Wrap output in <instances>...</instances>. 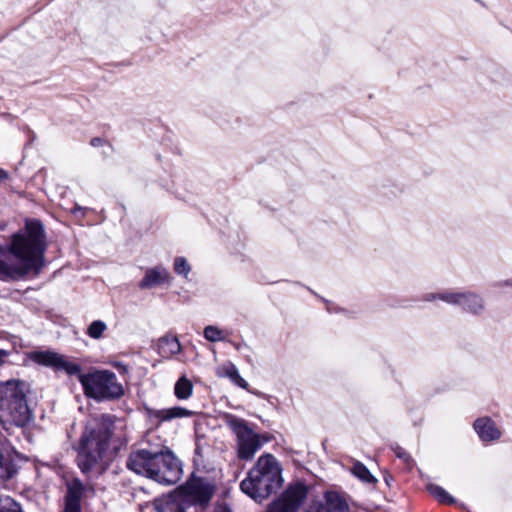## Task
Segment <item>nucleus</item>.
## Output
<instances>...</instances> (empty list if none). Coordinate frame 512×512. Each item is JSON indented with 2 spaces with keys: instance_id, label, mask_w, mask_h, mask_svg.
<instances>
[{
  "instance_id": "13",
  "label": "nucleus",
  "mask_w": 512,
  "mask_h": 512,
  "mask_svg": "<svg viewBox=\"0 0 512 512\" xmlns=\"http://www.w3.org/2000/svg\"><path fill=\"white\" fill-rule=\"evenodd\" d=\"M148 417L151 420L161 424L162 422H169L178 418H187L192 416L193 412L180 406L165 408V409H147Z\"/></svg>"
},
{
  "instance_id": "36",
  "label": "nucleus",
  "mask_w": 512,
  "mask_h": 512,
  "mask_svg": "<svg viewBox=\"0 0 512 512\" xmlns=\"http://www.w3.org/2000/svg\"><path fill=\"white\" fill-rule=\"evenodd\" d=\"M60 512H64V510L60 511Z\"/></svg>"
},
{
  "instance_id": "5",
  "label": "nucleus",
  "mask_w": 512,
  "mask_h": 512,
  "mask_svg": "<svg viewBox=\"0 0 512 512\" xmlns=\"http://www.w3.org/2000/svg\"><path fill=\"white\" fill-rule=\"evenodd\" d=\"M26 390V384L19 380L8 381L0 388V424L9 434L14 428H23L31 420Z\"/></svg>"
},
{
  "instance_id": "24",
  "label": "nucleus",
  "mask_w": 512,
  "mask_h": 512,
  "mask_svg": "<svg viewBox=\"0 0 512 512\" xmlns=\"http://www.w3.org/2000/svg\"><path fill=\"white\" fill-rule=\"evenodd\" d=\"M352 473L365 483L376 482V478L370 473L367 467L360 462L353 465Z\"/></svg>"
},
{
  "instance_id": "18",
  "label": "nucleus",
  "mask_w": 512,
  "mask_h": 512,
  "mask_svg": "<svg viewBox=\"0 0 512 512\" xmlns=\"http://www.w3.org/2000/svg\"><path fill=\"white\" fill-rule=\"evenodd\" d=\"M158 349L163 357L169 358L181 351V344L176 336L166 335L159 339Z\"/></svg>"
},
{
  "instance_id": "26",
  "label": "nucleus",
  "mask_w": 512,
  "mask_h": 512,
  "mask_svg": "<svg viewBox=\"0 0 512 512\" xmlns=\"http://www.w3.org/2000/svg\"><path fill=\"white\" fill-rule=\"evenodd\" d=\"M106 330L107 325L105 322L101 320H95L89 325L87 334L93 339H100Z\"/></svg>"
},
{
  "instance_id": "9",
  "label": "nucleus",
  "mask_w": 512,
  "mask_h": 512,
  "mask_svg": "<svg viewBox=\"0 0 512 512\" xmlns=\"http://www.w3.org/2000/svg\"><path fill=\"white\" fill-rule=\"evenodd\" d=\"M185 495L193 504L206 506L215 493V486L205 478H191L183 487Z\"/></svg>"
},
{
  "instance_id": "17",
  "label": "nucleus",
  "mask_w": 512,
  "mask_h": 512,
  "mask_svg": "<svg viewBox=\"0 0 512 512\" xmlns=\"http://www.w3.org/2000/svg\"><path fill=\"white\" fill-rule=\"evenodd\" d=\"M183 495L181 493H171L157 498L154 501L157 512H185L182 505Z\"/></svg>"
},
{
  "instance_id": "14",
  "label": "nucleus",
  "mask_w": 512,
  "mask_h": 512,
  "mask_svg": "<svg viewBox=\"0 0 512 512\" xmlns=\"http://www.w3.org/2000/svg\"><path fill=\"white\" fill-rule=\"evenodd\" d=\"M474 429L479 438L484 442L498 440L502 435L496 423L489 417L478 418L474 422Z\"/></svg>"
},
{
  "instance_id": "21",
  "label": "nucleus",
  "mask_w": 512,
  "mask_h": 512,
  "mask_svg": "<svg viewBox=\"0 0 512 512\" xmlns=\"http://www.w3.org/2000/svg\"><path fill=\"white\" fill-rule=\"evenodd\" d=\"M464 297V292H444L439 294H427L425 295L424 300L433 301L435 299H440L446 303L460 306Z\"/></svg>"
},
{
  "instance_id": "6",
  "label": "nucleus",
  "mask_w": 512,
  "mask_h": 512,
  "mask_svg": "<svg viewBox=\"0 0 512 512\" xmlns=\"http://www.w3.org/2000/svg\"><path fill=\"white\" fill-rule=\"evenodd\" d=\"M81 385L85 395L97 401L118 399L124 393L116 374L108 370H96L88 376H81Z\"/></svg>"
},
{
  "instance_id": "29",
  "label": "nucleus",
  "mask_w": 512,
  "mask_h": 512,
  "mask_svg": "<svg viewBox=\"0 0 512 512\" xmlns=\"http://www.w3.org/2000/svg\"><path fill=\"white\" fill-rule=\"evenodd\" d=\"M66 373L70 375L77 376L79 382L81 383V376H88V373H82L81 366L74 362L66 361Z\"/></svg>"
},
{
  "instance_id": "2",
  "label": "nucleus",
  "mask_w": 512,
  "mask_h": 512,
  "mask_svg": "<svg viewBox=\"0 0 512 512\" xmlns=\"http://www.w3.org/2000/svg\"><path fill=\"white\" fill-rule=\"evenodd\" d=\"M122 428V422L109 414H102L86 425L78 451V465L83 472L91 470L106 455L111 439Z\"/></svg>"
},
{
  "instance_id": "15",
  "label": "nucleus",
  "mask_w": 512,
  "mask_h": 512,
  "mask_svg": "<svg viewBox=\"0 0 512 512\" xmlns=\"http://www.w3.org/2000/svg\"><path fill=\"white\" fill-rule=\"evenodd\" d=\"M170 280L169 271L161 265L153 268H148L145 272V276L139 282V288L149 289L157 285H161Z\"/></svg>"
},
{
  "instance_id": "11",
  "label": "nucleus",
  "mask_w": 512,
  "mask_h": 512,
  "mask_svg": "<svg viewBox=\"0 0 512 512\" xmlns=\"http://www.w3.org/2000/svg\"><path fill=\"white\" fill-rule=\"evenodd\" d=\"M23 456L8 441L0 440V479L8 480L15 476Z\"/></svg>"
},
{
  "instance_id": "31",
  "label": "nucleus",
  "mask_w": 512,
  "mask_h": 512,
  "mask_svg": "<svg viewBox=\"0 0 512 512\" xmlns=\"http://www.w3.org/2000/svg\"><path fill=\"white\" fill-rule=\"evenodd\" d=\"M10 356L8 350L0 349V368L6 363V359Z\"/></svg>"
},
{
  "instance_id": "12",
  "label": "nucleus",
  "mask_w": 512,
  "mask_h": 512,
  "mask_svg": "<svg viewBox=\"0 0 512 512\" xmlns=\"http://www.w3.org/2000/svg\"><path fill=\"white\" fill-rule=\"evenodd\" d=\"M346 498L336 491H327L323 500L313 501L306 512H348Z\"/></svg>"
},
{
  "instance_id": "25",
  "label": "nucleus",
  "mask_w": 512,
  "mask_h": 512,
  "mask_svg": "<svg viewBox=\"0 0 512 512\" xmlns=\"http://www.w3.org/2000/svg\"><path fill=\"white\" fill-rule=\"evenodd\" d=\"M204 337L210 342H220L225 339L223 331L214 325H209L204 328Z\"/></svg>"
},
{
  "instance_id": "3",
  "label": "nucleus",
  "mask_w": 512,
  "mask_h": 512,
  "mask_svg": "<svg viewBox=\"0 0 512 512\" xmlns=\"http://www.w3.org/2000/svg\"><path fill=\"white\" fill-rule=\"evenodd\" d=\"M127 467L136 474L164 485L175 484L181 474L178 459L169 451L151 452L146 449L134 451L127 459Z\"/></svg>"
},
{
  "instance_id": "16",
  "label": "nucleus",
  "mask_w": 512,
  "mask_h": 512,
  "mask_svg": "<svg viewBox=\"0 0 512 512\" xmlns=\"http://www.w3.org/2000/svg\"><path fill=\"white\" fill-rule=\"evenodd\" d=\"M84 491L85 486L79 480H74L68 485L66 491V512H81V500Z\"/></svg>"
},
{
  "instance_id": "19",
  "label": "nucleus",
  "mask_w": 512,
  "mask_h": 512,
  "mask_svg": "<svg viewBox=\"0 0 512 512\" xmlns=\"http://www.w3.org/2000/svg\"><path fill=\"white\" fill-rule=\"evenodd\" d=\"M217 375L220 377L229 378L237 386L247 389L248 383L242 378L238 372L237 367L233 363H226L218 368Z\"/></svg>"
},
{
  "instance_id": "20",
  "label": "nucleus",
  "mask_w": 512,
  "mask_h": 512,
  "mask_svg": "<svg viewBox=\"0 0 512 512\" xmlns=\"http://www.w3.org/2000/svg\"><path fill=\"white\" fill-rule=\"evenodd\" d=\"M464 295L463 302L460 304L464 310L472 314H479L484 310V301L479 295L472 292H464Z\"/></svg>"
},
{
  "instance_id": "32",
  "label": "nucleus",
  "mask_w": 512,
  "mask_h": 512,
  "mask_svg": "<svg viewBox=\"0 0 512 512\" xmlns=\"http://www.w3.org/2000/svg\"><path fill=\"white\" fill-rule=\"evenodd\" d=\"M85 210L84 208L80 207V206H77L75 207L73 210H72V213L75 217H80V216H83L85 214Z\"/></svg>"
},
{
  "instance_id": "33",
  "label": "nucleus",
  "mask_w": 512,
  "mask_h": 512,
  "mask_svg": "<svg viewBox=\"0 0 512 512\" xmlns=\"http://www.w3.org/2000/svg\"><path fill=\"white\" fill-rule=\"evenodd\" d=\"M102 143H103V140L101 138H93L91 140V145L93 147H98V146L102 145Z\"/></svg>"
},
{
  "instance_id": "7",
  "label": "nucleus",
  "mask_w": 512,
  "mask_h": 512,
  "mask_svg": "<svg viewBox=\"0 0 512 512\" xmlns=\"http://www.w3.org/2000/svg\"><path fill=\"white\" fill-rule=\"evenodd\" d=\"M225 423L236 435L237 455L241 460H251L263 442L269 440L254 432L247 421L234 415L227 414Z\"/></svg>"
},
{
  "instance_id": "35",
  "label": "nucleus",
  "mask_w": 512,
  "mask_h": 512,
  "mask_svg": "<svg viewBox=\"0 0 512 512\" xmlns=\"http://www.w3.org/2000/svg\"><path fill=\"white\" fill-rule=\"evenodd\" d=\"M507 284H510V282H508ZM511 284H512V282H511Z\"/></svg>"
},
{
  "instance_id": "30",
  "label": "nucleus",
  "mask_w": 512,
  "mask_h": 512,
  "mask_svg": "<svg viewBox=\"0 0 512 512\" xmlns=\"http://www.w3.org/2000/svg\"><path fill=\"white\" fill-rule=\"evenodd\" d=\"M394 451L398 458L402 459L406 463L410 461V455L403 448L397 446Z\"/></svg>"
},
{
  "instance_id": "23",
  "label": "nucleus",
  "mask_w": 512,
  "mask_h": 512,
  "mask_svg": "<svg viewBox=\"0 0 512 512\" xmlns=\"http://www.w3.org/2000/svg\"><path fill=\"white\" fill-rule=\"evenodd\" d=\"M427 491L440 503L454 504L455 499L441 486L429 483L427 485Z\"/></svg>"
},
{
  "instance_id": "34",
  "label": "nucleus",
  "mask_w": 512,
  "mask_h": 512,
  "mask_svg": "<svg viewBox=\"0 0 512 512\" xmlns=\"http://www.w3.org/2000/svg\"><path fill=\"white\" fill-rule=\"evenodd\" d=\"M8 179V173L0 168V182L5 181Z\"/></svg>"
},
{
  "instance_id": "28",
  "label": "nucleus",
  "mask_w": 512,
  "mask_h": 512,
  "mask_svg": "<svg viewBox=\"0 0 512 512\" xmlns=\"http://www.w3.org/2000/svg\"><path fill=\"white\" fill-rule=\"evenodd\" d=\"M174 270L177 274L182 275L185 278H187L191 271V267H190L189 263L187 262L186 258L177 257L174 260Z\"/></svg>"
},
{
  "instance_id": "4",
  "label": "nucleus",
  "mask_w": 512,
  "mask_h": 512,
  "mask_svg": "<svg viewBox=\"0 0 512 512\" xmlns=\"http://www.w3.org/2000/svg\"><path fill=\"white\" fill-rule=\"evenodd\" d=\"M283 483L282 468L278 460L269 453L261 455L240 483L243 493L256 502H263L275 493Z\"/></svg>"
},
{
  "instance_id": "27",
  "label": "nucleus",
  "mask_w": 512,
  "mask_h": 512,
  "mask_svg": "<svg viewBox=\"0 0 512 512\" xmlns=\"http://www.w3.org/2000/svg\"><path fill=\"white\" fill-rule=\"evenodd\" d=\"M0 512H23L20 505L11 497H0Z\"/></svg>"
},
{
  "instance_id": "8",
  "label": "nucleus",
  "mask_w": 512,
  "mask_h": 512,
  "mask_svg": "<svg viewBox=\"0 0 512 512\" xmlns=\"http://www.w3.org/2000/svg\"><path fill=\"white\" fill-rule=\"evenodd\" d=\"M307 492L304 484H291L267 506L266 512H297L306 499Z\"/></svg>"
},
{
  "instance_id": "1",
  "label": "nucleus",
  "mask_w": 512,
  "mask_h": 512,
  "mask_svg": "<svg viewBox=\"0 0 512 512\" xmlns=\"http://www.w3.org/2000/svg\"><path fill=\"white\" fill-rule=\"evenodd\" d=\"M45 247V232L41 221L26 220L24 231L14 234L10 245V252L22 264H8L0 259V280L19 279L32 270H38L42 265Z\"/></svg>"
},
{
  "instance_id": "22",
  "label": "nucleus",
  "mask_w": 512,
  "mask_h": 512,
  "mask_svg": "<svg viewBox=\"0 0 512 512\" xmlns=\"http://www.w3.org/2000/svg\"><path fill=\"white\" fill-rule=\"evenodd\" d=\"M192 392H193L192 382L185 376L180 377L174 387L175 396L179 400H186L192 395Z\"/></svg>"
},
{
  "instance_id": "10",
  "label": "nucleus",
  "mask_w": 512,
  "mask_h": 512,
  "mask_svg": "<svg viewBox=\"0 0 512 512\" xmlns=\"http://www.w3.org/2000/svg\"><path fill=\"white\" fill-rule=\"evenodd\" d=\"M23 364H35L60 371L64 369V356L49 349H35L24 353Z\"/></svg>"
}]
</instances>
